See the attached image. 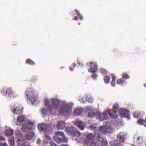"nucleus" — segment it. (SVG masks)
<instances>
[{"instance_id":"obj_38","label":"nucleus","mask_w":146,"mask_h":146,"mask_svg":"<svg viewBox=\"0 0 146 146\" xmlns=\"http://www.w3.org/2000/svg\"><path fill=\"white\" fill-rule=\"evenodd\" d=\"M122 77L123 78L126 79H129V76L126 73H123L122 74Z\"/></svg>"},{"instance_id":"obj_11","label":"nucleus","mask_w":146,"mask_h":146,"mask_svg":"<svg viewBox=\"0 0 146 146\" xmlns=\"http://www.w3.org/2000/svg\"><path fill=\"white\" fill-rule=\"evenodd\" d=\"M89 66L90 67V68L88 69L89 72L94 73L97 71L98 70V65L96 62H90Z\"/></svg>"},{"instance_id":"obj_19","label":"nucleus","mask_w":146,"mask_h":146,"mask_svg":"<svg viewBox=\"0 0 146 146\" xmlns=\"http://www.w3.org/2000/svg\"><path fill=\"white\" fill-rule=\"evenodd\" d=\"M65 123L64 121H58V124L57 125V128L59 129H63L65 127Z\"/></svg>"},{"instance_id":"obj_62","label":"nucleus","mask_w":146,"mask_h":146,"mask_svg":"<svg viewBox=\"0 0 146 146\" xmlns=\"http://www.w3.org/2000/svg\"><path fill=\"white\" fill-rule=\"evenodd\" d=\"M106 144L107 143V141H106Z\"/></svg>"},{"instance_id":"obj_39","label":"nucleus","mask_w":146,"mask_h":146,"mask_svg":"<svg viewBox=\"0 0 146 146\" xmlns=\"http://www.w3.org/2000/svg\"><path fill=\"white\" fill-rule=\"evenodd\" d=\"M78 100L80 101L81 103H84L86 102V99H85L83 97H80L78 99Z\"/></svg>"},{"instance_id":"obj_34","label":"nucleus","mask_w":146,"mask_h":146,"mask_svg":"<svg viewBox=\"0 0 146 146\" xmlns=\"http://www.w3.org/2000/svg\"><path fill=\"white\" fill-rule=\"evenodd\" d=\"M138 123L140 125H143L145 127H146V125L145 123V121L143 119H140L138 120Z\"/></svg>"},{"instance_id":"obj_1","label":"nucleus","mask_w":146,"mask_h":146,"mask_svg":"<svg viewBox=\"0 0 146 146\" xmlns=\"http://www.w3.org/2000/svg\"><path fill=\"white\" fill-rule=\"evenodd\" d=\"M44 101L46 106L50 112L53 110H57L61 103L58 111L61 115H66L71 113L74 105L72 102L68 103L65 101L60 102L59 100L56 98H52L50 100L45 98Z\"/></svg>"},{"instance_id":"obj_13","label":"nucleus","mask_w":146,"mask_h":146,"mask_svg":"<svg viewBox=\"0 0 146 146\" xmlns=\"http://www.w3.org/2000/svg\"><path fill=\"white\" fill-rule=\"evenodd\" d=\"M76 133L74 136L77 137L76 139L77 141L80 143L83 142L85 143L86 136L83 134L80 133L78 131Z\"/></svg>"},{"instance_id":"obj_5","label":"nucleus","mask_w":146,"mask_h":146,"mask_svg":"<svg viewBox=\"0 0 146 146\" xmlns=\"http://www.w3.org/2000/svg\"><path fill=\"white\" fill-rule=\"evenodd\" d=\"M110 111V109L107 108L104 110V112L101 113L99 112L97 115L96 119L100 121L106 120L108 118V114L109 113Z\"/></svg>"},{"instance_id":"obj_36","label":"nucleus","mask_w":146,"mask_h":146,"mask_svg":"<svg viewBox=\"0 0 146 146\" xmlns=\"http://www.w3.org/2000/svg\"><path fill=\"white\" fill-rule=\"evenodd\" d=\"M75 11L76 13V14L77 15L78 18L80 19V20H82L83 19V17L82 16L80 15L77 10H75Z\"/></svg>"},{"instance_id":"obj_27","label":"nucleus","mask_w":146,"mask_h":146,"mask_svg":"<svg viewBox=\"0 0 146 146\" xmlns=\"http://www.w3.org/2000/svg\"><path fill=\"white\" fill-rule=\"evenodd\" d=\"M95 136L97 138V140L101 142L103 141V138L99 134L97 133V132L95 131L94 132Z\"/></svg>"},{"instance_id":"obj_37","label":"nucleus","mask_w":146,"mask_h":146,"mask_svg":"<svg viewBox=\"0 0 146 146\" xmlns=\"http://www.w3.org/2000/svg\"><path fill=\"white\" fill-rule=\"evenodd\" d=\"M104 80L106 84L108 83L110 81V78L108 76H105L104 78Z\"/></svg>"},{"instance_id":"obj_10","label":"nucleus","mask_w":146,"mask_h":146,"mask_svg":"<svg viewBox=\"0 0 146 146\" xmlns=\"http://www.w3.org/2000/svg\"><path fill=\"white\" fill-rule=\"evenodd\" d=\"M65 131L67 134L73 136H74L78 131L76 130L75 127L73 126L67 127Z\"/></svg>"},{"instance_id":"obj_50","label":"nucleus","mask_w":146,"mask_h":146,"mask_svg":"<svg viewBox=\"0 0 146 146\" xmlns=\"http://www.w3.org/2000/svg\"><path fill=\"white\" fill-rule=\"evenodd\" d=\"M2 146H8L7 143H3Z\"/></svg>"},{"instance_id":"obj_2","label":"nucleus","mask_w":146,"mask_h":146,"mask_svg":"<svg viewBox=\"0 0 146 146\" xmlns=\"http://www.w3.org/2000/svg\"><path fill=\"white\" fill-rule=\"evenodd\" d=\"M98 130L102 133L107 134L112 133L114 129L109 123L106 122L103 125L99 127Z\"/></svg>"},{"instance_id":"obj_21","label":"nucleus","mask_w":146,"mask_h":146,"mask_svg":"<svg viewBox=\"0 0 146 146\" xmlns=\"http://www.w3.org/2000/svg\"><path fill=\"white\" fill-rule=\"evenodd\" d=\"M87 128L88 129L96 131L97 132V131H96L97 129V124L96 123L93 124L87 127Z\"/></svg>"},{"instance_id":"obj_32","label":"nucleus","mask_w":146,"mask_h":146,"mask_svg":"<svg viewBox=\"0 0 146 146\" xmlns=\"http://www.w3.org/2000/svg\"><path fill=\"white\" fill-rule=\"evenodd\" d=\"M119 107V104L117 103H114L113 106V110H115L116 111H117V110L118 109Z\"/></svg>"},{"instance_id":"obj_22","label":"nucleus","mask_w":146,"mask_h":146,"mask_svg":"<svg viewBox=\"0 0 146 146\" xmlns=\"http://www.w3.org/2000/svg\"><path fill=\"white\" fill-rule=\"evenodd\" d=\"M35 136V134L34 130L28 131V140L31 139L34 137Z\"/></svg>"},{"instance_id":"obj_31","label":"nucleus","mask_w":146,"mask_h":146,"mask_svg":"<svg viewBox=\"0 0 146 146\" xmlns=\"http://www.w3.org/2000/svg\"><path fill=\"white\" fill-rule=\"evenodd\" d=\"M112 80L111 82V86L114 87L115 86V77L113 74H112Z\"/></svg>"},{"instance_id":"obj_46","label":"nucleus","mask_w":146,"mask_h":146,"mask_svg":"<svg viewBox=\"0 0 146 146\" xmlns=\"http://www.w3.org/2000/svg\"><path fill=\"white\" fill-rule=\"evenodd\" d=\"M33 80H32V81L33 82H35V81H36L37 79V78L36 77H35L33 78Z\"/></svg>"},{"instance_id":"obj_56","label":"nucleus","mask_w":146,"mask_h":146,"mask_svg":"<svg viewBox=\"0 0 146 146\" xmlns=\"http://www.w3.org/2000/svg\"><path fill=\"white\" fill-rule=\"evenodd\" d=\"M3 143H0V146H2Z\"/></svg>"},{"instance_id":"obj_33","label":"nucleus","mask_w":146,"mask_h":146,"mask_svg":"<svg viewBox=\"0 0 146 146\" xmlns=\"http://www.w3.org/2000/svg\"><path fill=\"white\" fill-rule=\"evenodd\" d=\"M41 112L43 117L45 116L47 114V110L45 108H42L41 110Z\"/></svg>"},{"instance_id":"obj_8","label":"nucleus","mask_w":146,"mask_h":146,"mask_svg":"<svg viewBox=\"0 0 146 146\" xmlns=\"http://www.w3.org/2000/svg\"><path fill=\"white\" fill-rule=\"evenodd\" d=\"M119 113L122 117L126 118L128 119L130 118L129 111L125 108H121L119 109Z\"/></svg>"},{"instance_id":"obj_25","label":"nucleus","mask_w":146,"mask_h":146,"mask_svg":"<svg viewBox=\"0 0 146 146\" xmlns=\"http://www.w3.org/2000/svg\"><path fill=\"white\" fill-rule=\"evenodd\" d=\"M117 111L115 110H113V111L110 113V116L112 118H115L117 117V115L116 114Z\"/></svg>"},{"instance_id":"obj_16","label":"nucleus","mask_w":146,"mask_h":146,"mask_svg":"<svg viewBox=\"0 0 146 146\" xmlns=\"http://www.w3.org/2000/svg\"><path fill=\"white\" fill-rule=\"evenodd\" d=\"M126 134L124 132H120L117 135L118 139L121 142H124Z\"/></svg>"},{"instance_id":"obj_44","label":"nucleus","mask_w":146,"mask_h":146,"mask_svg":"<svg viewBox=\"0 0 146 146\" xmlns=\"http://www.w3.org/2000/svg\"><path fill=\"white\" fill-rule=\"evenodd\" d=\"M5 139L3 137L0 136V141H5Z\"/></svg>"},{"instance_id":"obj_20","label":"nucleus","mask_w":146,"mask_h":146,"mask_svg":"<svg viewBox=\"0 0 146 146\" xmlns=\"http://www.w3.org/2000/svg\"><path fill=\"white\" fill-rule=\"evenodd\" d=\"M94 137V135L92 133L89 134L86 136L85 143L90 141H94L92 139Z\"/></svg>"},{"instance_id":"obj_55","label":"nucleus","mask_w":146,"mask_h":146,"mask_svg":"<svg viewBox=\"0 0 146 146\" xmlns=\"http://www.w3.org/2000/svg\"><path fill=\"white\" fill-rule=\"evenodd\" d=\"M25 95L26 96H27V92H25Z\"/></svg>"},{"instance_id":"obj_35","label":"nucleus","mask_w":146,"mask_h":146,"mask_svg":"<svg viewBox=\"0 0 146 146\" xmlns=\"http://www.w3.org/2000/svg\"><path fill=\"white\" fill-rule=\"evenodd\" d=\"M143 141V137L141 136L138 137L137 138L136 142L139 144L141 143Z\"/></svg>"},{"instance_id":"obj_18","label":"nucleus","mask_w":146,"mask_h":146,"mask_svg":"<svg viewBox=\"0 0 146 146\" xmlns=\"http://www.w3.org/2000/svg\"><path fill=\"white\" fill-rule=\"evenodd\" d=\"M83 111V109L81 107H77L74 110V113L76 115L80 114Z\"/></svg>"},{"instance_id":"obj_15","label":"nucleus","mask_w":146,"mask_h":146,"mask_svg":"<svg viewBox=\"0 0 146 146\" xmlns=\"http://www.w3.org/2000/svg\"><path fill=\"white\" fill-rule=\"evenodd\" d=\"M31 93L29 94V98L30 100L33 104L35 102H37V98L34 95V92L33 90L30 91Z\"/></svg>"},{"instance_id":"obj_58","label":"nucleus","mask_w":146,"mask_h":146,"mask_svg":"<svg viewBox=\"0 0 146 146\" xmlns=\"http://www.w3.org/2000/svg\"><path fill=\"white\" fill-rule=\"evenodd\" d=\"M70 70L71 71H72V69L71 68H70Z\"/></svg>"},{"instance_id":"obj_28","label":"nucleus","mask_w":146,"mask_h":146,"mask_svg":"<svg viewBox=\"0 0 146 146\" xmlns=\"http://www.w3.org/2000/svg\"><path fill=\"white\" fill-rule=\"evenodd\" d=\"M85 143L87 144V146H96V143L95 141H90Z\"/></svg>"},{"instance_id":"obj_24","label":"nucleus","mask_w":146,"mask_h":146,"mask_svg":"<svg viewBox=\"0 0 146 146\" xmlns=\"http://www.w3.org/2000/svg\"><path fill=\"white\" fill-rule=\"evenodd\" d=\"M5 133L6 136L9 137L13 134V131L11 129H7L5 131Z\"/></svg>"},{"instance_id":"obj_45","label":"nucleus","mask_w":146,"mask_h":146,"mask_svg":"<svg viewBox=\"0 0 146 146\" xmlns=\"http://www.w3.org/2000/svg\"><path fill=\"white\" fill-rule=\"evenodd\" d=\"M2 93L3 95H5L7 94V91L5 92L4 90H2Z\"/></svg>"},{"instance_id":"obj_12","label":"nucleus","mask_w":146,"mask_h":146,"mask_svg":"<svg viewBox=\"0 0 146 146\" xmlns=\"http://www.w3.org/2000/svg\"><path fill=\"white\" fill-rule=\"evenodd\" d=\"M73 124L81 130H84L86 126V124L83 121L80 120L75 121Z\"/></svg>"},{"instance_id":"obj_48","label":"nucleus","mask_w":146,"mask_h":146,"mask_svg":"<svg viewBox=\"0 0 146 146\" xmlns=\"http://www.w3.org/2000/svg\"><path fill=\"white\" fill-rule=\"evenodd\" d=\"M101 72L102 74H105L106 72V71L103 70V69L101 70Z\"/></svg>"},{"instance_id":"obj_14","label":"nucleus","mask_w":146,"mask_h":146,"mask_svg":"<svg viewBox=\"0 0 146 146\" xmlns=\"http://www.w3.org/2000/svg\"><path fill=\"white\" fill-rule=\"evenodd\" d=\"M15 135L16 138L17 139V142L18 145H21V144H24L22 135L19 132H18L16 133Z\"/></svg>"},{"instance_id":"obj_4","label":"nucleus","mask_w":146,"mask_h":146,"mask_svg":"<svg viewBox=\"0 0 146 146\" xmlns=\"http://www.w3.org/2000/svg\"><path fill=\"white\" fill-rule=\"evenodd\" d=\"M17 122H16L15 124L17 126H22V130L25 131L27 129V123H25V117L24 115H19L17 118Z\"/></svg>"},{"instance_id":"obj_3","label":"nucleus","mask_w":146,"mask_h":146,"mask_svg":"<svg viewBox=\"0 0 146 146\" xmlns=\"http://www.w3.org/2000/svg\"><path fill=\"white\" fill-rule=\"evenodd\" d=\"M56 136L54 137L55 141L58 143L66 142L68 139L65 137L64 133L62 132H56L55 133Z\"/></svg>"},{"instance_id":"obj_60","label":"nucleus","mask_w":146,"mask_h":146,"mask_svg":"<svg viewBox=\"0 0 146 146\" xmlns=\"http://www.w3.org/2000/svg\"><path fill=\"white\" fill-rule=\"evenodd\" d=\"M27 62V60H26V62Z\"/></svg>"},{"instance_id":"obj_57","label":"nucleus","mask_w":146,"mask_h":146,"mask_svg":"<svg viewBox=\"0 0 146 146\" xmlns=\"http://www.w3.org/2000/svg\"><path fill=\"white\" fill-rule=\"evenodd\" d=\"M144 86H145V87H146V84H145L144 85Z\"/></svg>"},{"instance_id":"obj_43","label":"nucleus","mask_w":146,"mask_h":146,"mask_svg":"<svg viewBox=\"0 0 146 146\" xmlns=\"http://www.w3.org/2000/svg\"><path fill=\"white\" fill-rule=\"evenodd\" d=\"M45 137L46 139L49 140H50L51 139L50 137L48 135H45Z\"/></svg>"},{"instance_id":"obj_49","label":"nucleus","mask_w":146,"mask_h":146,"mask_svg":"<svg viewBox=\"0 0 146 146\" xmlns=\"http://www.w3.org/2000/svg\"><path fill=\"white\" fill-rule=\"evenodd\" d=\"M51 144L52 146H59L58 145H56V144L54 143H52Z\"/></svg>"},{"instance_id":"obj_42","label":"nucleus","mask_w":146,"mask_h":146,"mask_svg":"<svg viewBox=\"0 0 146 146\" xmlns=\"http://www.w3.org/2000/svg\"><path fill=\"white\" fill-rule=\"evenodd\" d=\"M28 64H30L31 65H33L35 64V63L33 62L31 60L28 59Z\"/></svg>"},{"instance_id":"obj_54","label":"nucleus","mask_w":146,"mask_h":146,"mask_svg":"<svg viewBox=\"0 0 146 146\" xmlns=\"http://www.w3.org/2000/svg\"><path fill=\"white\" fill-rule=\"evenodd\" d=\"M74 67H75V64H73L72 65Z\"/></svg>"},{"instance_id":"obj_61","label":"nucleus","mask_w":146,"mask_h":146,"mask_svg":"<svg viewBox=\"0 0 146 146\" xmlns=\"http://www.w3.org/2000/svg\"><path fill=\"white\" fill-rule=\"evenodd\" d=\"M78 64H80V63H79V62H78Z\"/></svg>"},{"instance_id":"obj_26","label":"nucleus","mask_w":146,"mask_h":146,"mask_svg":"<svg viewBox=\"0 0 146 146\" xmlns=\"http://www.w3.org/2000/svg\"><path fill=\"white\" fill-rule=\"evenodd\" d=\"M110 145L111 146H119V143L117 140H114L110 142Z\"/></svg>"},{"instance_id":"obj_41","label":"nucleus","mask_w":146,"mask_h":146,"mask_svg":"<svg viewBox=\"0 0 146 146\" xmlns=\"http://www.w3.org/2000/svg\"><path fill=\"white\" fill-rule=\"evenodd\" d=\"M140 113V112L138 111H136L134 113V117H137Z\"/></svg>"},{"instance_id":"obj_29","label":"nucleus","mask_w":146,"mask_h":146,"mask_svg":"<svg viewBox=\"0 0 146 146\" xmlns=\"http://www.w3.org/2000/svg\"><path fill=\"white\" fill-rule=\"evenodd\" d=\"M117 83L121 86H123L125 84V81L123 80L121 78L117 80Z\"/></svg>"},{"instance_id":"obj_7","label":"nucleus","mask_w":146,"mask_h":146,"mask_svg":"<svg viewBox=\"0 0 146 146\" xmlns=\"http://www.w3.org/2000/svg\"><path fill=\"white\" fill-rule=\"evenodd\" d=\"M38 128L41 133H49L51 130L50 127L43 123L39 124Z\"/></svg>"},{"instance_id":"obj_52","label":"nucleus","mask_w":146,"mask_h":146,"mask_svg":"<svg viewBox=\"0 0 146 146\" xmlns=\"http://www.w3.org/2000/svg\"><path fill=\"white\" fill-rule=\"evenodd\" d=\"M19 146H26L24 144H21V145H19Z\"/></svg>"},{"instance_id":"obj_47","label":"nucleus","mask_w":146,"mask_h":146,"mask_svg":"<svg viewBox=\"0 0 146 146\" xmlns=\"http://www.w3.org/2000/svg\"><path fill=\"white\" fill-rule=\"evenodd\" d=\"M41 141L40 139V138L38 139L37 141H36V143L37 144H39L40 143V142Z\"/></svg>"},{"instance_id":"obj_40","label":"nucleus","mask_w":146,"mask_h":146,"mask_svg":"<svg viewBox=\"0 0 146 146\" xmlns=\"http://www.w3.org/2000/svg\"><path fill=\"white\" fill-rule=\"evenodd\" d=\"M98 75L95 74H92L91 76L92 78L94 80H95L96 79Z\"/></svg>"},{"instance_id":"obj_23","label":"nucleus","mask_w":146,"mask_h":146,"mask_svg":"<svg viewBox=\"0 0 146 146\" xmlns=\"http://www.w3.org/2000/svg\"><path fill=\"white\" fill-rule=\"evenodd\" d=\"M86 98V100L88 102L90 103H92L93 101V98L89 94H86L85 96Z\"/></svg>"},{"instance_id":"obj_59","label":"nucleus","mask_w":146,"mask_h":146,"mask_svg":"<svg viewBox=\"0 0 146 146\" xmlns=\"http://www.w3.org/2000/svg\"><path fill=\"white\" fill-rule=\"evenodd\" d=\"M145 123H146V118H145Z\"/></svg>"},{"instance_id":"obj_30","label":"nucleus","mask_w":146,"mask_h":146,"mask_svg":"<svg viewBox=\"0 0 146 146\" xmlns=\"http://www.w3.org/2000/svg\"><path fill=\"white\" fill-rule=\"evenodd\" d=\"M8 141L10 146H14V141L13 137H11L9 139Z\"/></svg>"},{"instance_id":"obj_53","label":"nucleus","mask_w":146,"mask_h":146,"mask_svg":"<svg viewBox=\"0 0 146 146\" xmlns=\"http://www.w3.org/2000/svg\"><path fill=\"white\" fill-rule=\"evenodd\" d=\"M61 146H69L67 145L64 144V145H61Z\"/></svg>"},{"instance_id":"obj_6","label":"nucleus","mask_w":146,"mask_h":146,"mask_svg":"<svg viewBox=\"0 0 146 146\" xmlns=\"http://www.w3.org/2000/svg\"><path fill=\"white\" fill-rule=\"evenodd\" d=\"M86 112L88 113V115L89 117H93L99 113V111L96 109H95L90 106H86Z\"/></svg>"},{"instance_id":"obj_17","label":"nucleus","mask_w":146,"mask_h":146,"mask_svg":"<svg viewBox=\"0 0 146 146\" xmlns=\"http://www.w3.org/2000/svg\"><path fill=\"white\" fill-rule=\"evenodd\" d=\"M35 128V126L34 122L28 120V131L34 130Z\"/></svg>"},{"instance_id":"obj_9","label":"nucleus","mask_w":146,"mask_h":146,"mask_svg":"<svg viewBox=\"0 0 146 146\" xmlns=\"http://www.w3.org/2000/svg\"><path fill=\"white\" fill-rule=\"evenodd\" d=\"M12 112L15 114H18L23 112V108L19 105H14L11 108Z\"/></svg>"},{"instance_id":"obj_51","label":"nucleus","mask_w":146,"mask_h":146,"mask_svg":"<svg viewBox=\"0 0 146 146\" xmlns=\"http://www.w3.org/2000/svg\"><path fill=\"white\" fill-rule=\"evenodd\" d=\"M78 20V18H77V17H75L74 18V20L75 21H76V20Z\"/></svg>"}]
</instances>
